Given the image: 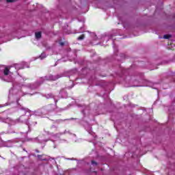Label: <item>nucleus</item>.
Listing matches in <instances>:
<instances>
[{
	"label": "nucleus",
	"mask_w": 175,
	"mask_h": 175,
	"mask_svg": "<svg viewBox=\"0 0 175 175\" xmlns=\"http://www.w3.org/2000/svg\"><path fill=\"white\" fill-rule=\"evenodd\" d=\"M6 2L8 3H12V2H14V0H6Z\"/></svg>",
	"instance_id": "obj_7"
},
{
	"label": "nucleus",
	"mask_w": 175,
	"mask_h": 175,
	"mask_svg": "<svg viewBox=\"0 0 175 175\" xmlns=\"http://www.w3.org/2000/svg\"><path fill=\"white\" fill-rule=\"evenodd\" d=\"M92 165L94 166H98V163H96V161H92Z\"/></svg>",
	"instance_id": "obj_6"
},
{
	"label": "nucleus",
	"mask_w": 175,
	"mask_h": 175,
	"mask_svg": "<svg viewBox=\"0 0 175 175\" xmlns=\"http://www.w3.org/2000/svg\"><path fill=\"white\" fill-rule=\"evenodd\" d=\"M172 38V36L170 34H165L163 36V39H170Z\"/></svg>",
	"instance_id": "obj_4"
},
{
	"label": "nucleus",
	"mask_w": 175,
	"mask_h": 175,
	"mask_svg": "<svg viewBox=\"0 0 175 175\" xmlns=\"http://www.w3.org/2000/svg\"><path fill=\"white\" fill-rule=\"evenodd\" d=\"M36 39H40L42 38V31H38L35 33Z\"/></svg>",
	"instance_id": "obj_1"
},
{
	"label": "nucleus",
	"mask_w": 175,
	"mask_h": 175,
	"mask_svg": "<svg viewBox=\"0 0 175 175\" xmlns=\"http://www.w3.org/2000/svg\"><path fill=\"white\" fill-rule=\"evenodd\" d=\"M65 44V43L64 42H60V46H64Z\"/></svg>",
	"instance_id": "obj_8"
},
{
	"label": "nucleus",
	"mask_w": 175,
	"mask_h": 175,
	"mask_svg": "<svg viewBox=\"0 0 175 175\" xmlns=\"http://www.w3.org/2000/svg\"><path fill=\"white\" fill-rule=\"evenodd\" d=\"M37 157L40 161H46V159H43V155L38 154Z\"/></svg>",
	"instance_id": "obj_5"
},
{
	"label": "nucleus",
	"mask_w": 175,
	"mask_h": 175,
	"mask_svg": "<svg viewBox=\"0 0 175 175\" xmlns=\"http://www.w3.org/2000/svg\"><path fill=\"white\" fill-rule=\"evenodd\" d=\"M84 38H85V36L84 34H82L81 36H79L77 38L78 40H83L84 39Z\"/></svg>",
	"instance_id": "obj_3"
},
{
	"label": "nucleus",
	"mask_w": 175,
	"mask_h": 175,
	"mask_svg": "<svg viewBox=\"0 0 175 175\" xmlns=\"http://www.w3.org/2000/svg\"><path fill=\"white\" fill-rule=\"evenodd\" d=\"M9 68L8 67H5L3 71V74L5 76H8L9 75Z\"/></svg>",
	"instance_id": "obj_2"
}]
</instances>
